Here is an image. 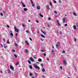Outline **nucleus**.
Instances as JSON below:
<instances>
[{"label": "nucleus", "instance_id": "f257e3e1", "mask_svg": "<svg viewBox=\"0 0 78 78\" xmlns=\"http://www.w3.org/2000/svg\"><path fill=\"white\" fill-rule=\"evenodd\" d=\"M34 66V68L35 69H37L38 70H40V68L36 65V64H33Z\"/></svg>", "mask_w": 78, "mask_h": 78}, {"label": "nucleus", "instance_id": "f03ea898", "mask_svg": "<svg viewBox=\"0 0 78 78\" xmlns=\"http://www.w3.org/2000/svg\"><path fill=\"white\" fill-rule=\"evenodd\" d=\"M59 46H60V42H58L57 43L56 46V48H58V47H59Z\"/></svg>", "mask_w": 78, "mask_h": 78}, {"label": "nucleus", "instance_id": "7ed1b4c3", "mask_svg": "<svg viewBox=\"0 0 78 78\" xmlns=\"http://www.w3.org/2000/svg\"><path fill=\"white\" fill-rule=\"evenodd\" d=\"M10 68L11 69V70H12V71L14 70V67L12 66V65H10Z\"/></svg>", "mask_w": 78, "mask_h": 78}, {"label": "nucleus", "instance_id": "20e7f679", "mask_svg": "<svg viewBox=\"0 0 78 78\" xmlns=\"http://www.w3.org/2000/svg\"><path fill=\"white\" fill-rule=\"evenodd\" d=\"M12 31H10V37H13V34L12 33Z\"/></svg>", "mask_w": 78, "mask_h": 78}, {"label": "nucleus", "instance_id": "39448f33", "mask_svg": "<svg viewBox=\"0 0 78 78\" xmlns=\"http://www.w3.org/2000/svg\"><path fill=\"white\" fill-rule=\"evenodd\" d=\"M14 28L15 30V31H16V32H17V33H19V30L17 29V28L16 27H15Z\"/></svg>", "mask_w": 78, "mask_h": 78}, {"label": "nucleus", "instance_id": "423d86ee", "mask_svg": "<svg viewBox=\"0 0 78 78\" xmlns=\"http://www.w3.org/2000/svg\"><path fill=\"white\" fill-rule=\"evenodd\" d=\"M30 60L31 61H34V60L33 58L31 57L29 58Z\"/></svg>", "mask_w": 78, "mask_h": 78}, {"label": "nucleus", "instance_id": "0eeeda50", "mask_svg": "<svg viewBox=\"0 0 78 78\" xmlns=\"http://www.w3.org/2000/svg\"><path fill=\"white\" fill-rule=\"evenodd\" d=\"M38 61H39V62H42V59L41 58H38Z\"/></svg>", "mask_w": 78, "mask_h": 78}, {"label": "nucleus", "instance_id": "6e6552de", "mask_svg": "<svg viewBox=\"0 0 78 78\" xmlns=\"http://www.w3.org/2000/svg\"><path fill=\"white\" fill-rule=\"evenodd\" d=\"M23 10L24 11H27L28 10V9H27V8H24L23 9Z\"/></svg>", "mask_w": 78, "mask_h": 78}, {"label": "nucleus", "instance_id": "1a4fd4ad", "mask_svg": "<svg viewBox=\"0 0 78 78\" xmlns=\"http://www.w3.org/2000/svg\"><path fill=\"white\" fill-rule=\"evenodd\" d=\"M73 27L74 28V30H76V26L75 25H74Z\"/></svg>", "mask_w": 78, "mask_h": 78}, {"label": "nucleus", "instance_id": "9d476101", "mask_svg": "<svg viewBox=\"0 0 78 78\" xmlns=\"http://www.w3.org/2000/svg\"><path fill=\"white\" fill-rule=\"evenodd\" d=\"M57 24H58V26H61V25H60V24L59 23V21L58 20L57 21Z\"/></svg>", "mask_w": 78, "mask_h": 78}, {"label": "nucleus", "instance_id": "9b49d317", "mask_svg": "<svg viewBox=\"0 0 78 78\" xmlns=\"http://www.w3.org/2000/svg\"><path fill=\"white\" fill-rule=\"evenodd\" d=\"M39 16H40L41 17H43V15H41V13H40L39 14Z\"/></svg>", "mask_w": 78, "mask_h": 78}, {"label": "nucleus", "instance_id": "f8f14e48", "mask_svg": "<svg viewBox=\"0 0 78 78\" xmlns=\"http://www.w3.org/2000/svg\"><path fill=\"white\" fill-rule=\"evenodd\" d=\"M65 20H66V18L65 17L63 19V23H64L65 22Z\"/></svg>", "mask_w": 78, "mask_h": 78}, {"label": "nucleus", "instance_id": "ddd939ff", "mask_svg": "<svg viewBox=\"0 0 78 78\" xmlns=\"http://www.w3.org/2000/svg\"><path fill=\"white\" fill-rule=\"evenodd\" d=\"M40 8H40V6H37V9H40Z\"/></svg>", "mask_w": 78, "mask_h": 78}, {"label": "nucleus", "instance_id": "4468645a", "mask_svg": "<svg viewBox=\"0 0 78 78\" xmlns=\"http://www.w3.org/2000/svg\"><path fill=\"white\" fill-rule=\"evenodd\" d=\"M51 53L52 54H54L55 53V51H54V50H52L51 51Z\"/></svg>", "mask_w": 78, "mask_h": 78}, {"label": "nucleus", "instance_id": "2eb2a0df", "mask_svg": "<svg viewBox=\"0 0 78 78\" xmlns=\"http://www.w3.org/2000/svg\"><path fill=\"white\" fill-rule=\"evenodd\" d=\"M25 42L26 44H27V45H29V43H28V41H25Z\"/></svg>", "mask_w": 78, "mask_h": 78}, {"label": "nucleus", "instance_id": "dca6fc26", "mask_svg": "<svg viewBox=\"0 0 78 78\" xmlns=\"http://www.w3.org/2000/svg\"><path fill=\"white\" fill-rule=\"evenodd\" d=\"M63 62L65 64H67V62H66V61L64 60H63Z\"/></svg>", "mask_w": 78, "mask_h": 78}, {"label": "nucleus", "instance_id": "f3484780", "mask_svg": "<svg viewBox=\"0 0 78 78\" xmlns=\"http://www.w3.org/2000/svg\"><path fill=\"white\" fill-rule=\"evenodd\" d=\"M29 67L30 69H33V67H32V66H31V65H29Z\"/></svg>", "mask_w": 78, "mask_h": 78}, {"label": "nucleus", "instance_id": "a211bd4d", "mask_svg": "<svg viewBox=\"0 0 78 78\" xmlns=\"http://www.w3.org/2000/svg\"><path fill=\"white\" fill-rule=\"evenodd\" d=\"M53 2L54 3H55V4H56L57 3L56 1H55V0H53Z\"/></svg>", "mask_w": 78, "mask_h": 78}, {"label": "nucleus", "instance_id": "6ab92c4d", "mask_svg": "<svg viewBox=\"0 0 78 78\" xmlns=\"http://www.w3.org/2000/svg\"><path fill=\"white\" fill-rule=\"evenodd\" d=\"M42 72H45V69L44 68H43L42 69Z\"/></svg>", "mask_w": 78, "mask_h": 78}, {"label": "nucleus", "instance_id": "aec40b11", "mask_svg": "<svg viewBox=\"0 0 78 78\" xmlns=\"http://www.w3.org/2000/svg\"><path fill=\"white\" fill-rule=\"evenodd\" d=\"M25 52H26V53H28V50L27 49H25Z\"/></svg>", "mask_w": 78, "mask_h": 78}, {"label": "nucleus", "instance_id": "412c9836", "mask_svg": "<svg viewBox=\"0 0 78 78\" xmlns=\"http://www.w3.org/2000/svg\"><path fill=\"white\" fill-rule=\"evenodd\" d=\"M41 37H44V38H45V36H44V35L42 34H41Z\"/></svg>", "mask_w": 78, "mask_h": 78}, {"label": "nucleus", "instance_id": "4be33fe9", "mask_svg": "<svg viewBox=\"0 0 78 78\" xmlns=\"http://www.w3.org/2000/svg\"><path fill=\"white\" fill-rule=\"evenodd\" d=\"M7 44H10V43L9 42V40H7Z\"/></svg>", "mask_w": 78, "mask_h": 78}, {"label": "nucleus", "instance_id": "5701e85b", "mask_svg": "<svg viewBox=\"0 0 78 78\" xmlns=\"http://www.w3.org/2000/svg\"><path fill=\"white\" fill-rule=\"evenodd\" d=\"M47 8L48 9H50V7H49V6H48V5L47 7Z\"/></svg>", "mask_w": 78, "mask_h": 78}, {"label": "nucleus", "instance_id": "b1692460", "mask_svg": "<svg viewBox=\"0 0 78 78\" xmlns=\"http://www.w3.org/2000/svg\"><path fill=\"white\" fill-rule=\"evenodd\" d=\"M8 73H11V71H10V70H9V69H8Z\"/></svg>", "mask_w": 78, "mask_h": 78}, {"label": "nucleus", "instance_id": "393cba45", "mask_svg": "<svg viewBox=\"0 0 78 78\" xmlns=\"http://www.w3.org/2000/svg\"><path fill=\"white\" fill-rule=\"evenodd\" d=\"M73 14L74 16H77L76 14V13H75L74 12H73Z\"/></svg>", "mask_w": 78, "mask_h": 78}, {"label": "nucleus", "instance_id": "a878e982", "mask_svg": "<svg viewBox=\"0 0 78 78\" xmlns=\"http://www.w3.org/2000/svg\"><path fill=\"white\" fill-rule=\"evenodd\" d=\"M28 62L30 64H31V62H30V61L29 60H28Z\"/></svg>", "mask_w": 78, "mask_h": 78}, {"label": "nucleus", "instance_id": "bb28decb", "mask_svg": "<svg viewBox=\"0 0 78 78\" xmlns=\"http://www.w3.org/2000/svg\"><path fill=\"white\" fill-rule=\"evenodd\" d=\"M32 6L33 7H34V6H35V5H34V4L33 3V4H32Z\"/></svg>", "mask_w": 78, "mask_h": 78}, {"label": "nucleus", "instance_id": "cd10ccee", "mask_svg": "<svg viewBox=\"0 0 78 78\" xmlns=\"http://www.w3.org/2000/svg\"><path fill=\"white\" fill-rule=\"evenodd\" d=\"M14 55L15 58H17V56L16 55L14 54Z\"/></svg>", "mask_w": 78, "mask_h": 78}, {"label": "nucleus", "instance_id": "c85d7f7f", "mask_svg": "<svg viewBox=\"0 0 78 78\" xmlns=\"http://www.w3.org/2000/svg\"><path fill=\"white\" fill-rule=\"evenodd\" d=\"M33 75V74L32 73H30V76H32Z\"/></svg>", "mask_w": 78, "mask_h": 78}, {"label": "nucleus", "instance_id": "c756f323", "mask_svg": "<svg viewBox=\"0 0 78 78\" xmlns=\"http://www.w3.org/2000/svg\"><path fill=\"white\" fill-rule=\"evenodd\" d=\"M43 33L44 34V35H45L46 34V32H43Z\"/></svg>", "mask_w": 78, "mask_h": 78}, {"label": "nucleus", "instance_id": "7c9ffc66", "mask_svg": "<svg viewBox=\"0 0 78 78\" xmlns=\"http://www.w3.org/2000/svg\"><path fill=\"white\" fill-rule=\"evenodd\" d=\"M15 45L16 46V47H18V45L16 44V43H15Z\"/></svg>", "mask_w": 78, "mask_h": 78}, {"label": "nucleus", "instance_id": "2f4dec72", "mask_svg": "<svg viewBox=\"0 0 78 78\" xmlns=\"http://www.w3.org/2000/svg\"><path fill=\"white\" fill-rule=\"evenodd\" d=\"M23 7H25L26 6V5H25L24 4H23Z\"/></svg>", "mask_w": 78, "mask_h": 78}, {"label": "nucleus", "instance_id": "473e14b6", "mask_svg": "<svg viewBox=\"0 0 78 78\" xmlns=\"http://www.w3.org/2000/svg\"><path fill=\"white\" fill-rule=\"evenodd\" d=\"M19 62H17L16 63V66H17V65H19Z\"/></svg>", "mask_w": 78, "mask_h": 78}, {"label": "nucleus", "instance_id": "72a5a7b5", "mask_svg": "<svg viewBox=\"0 0 78 78\" xmlns=\"http://www.w3.org/2000/svg\"><path fill=\"white\" fill-rule=\"evenodd\" d=\"M30 2L31 4H33V1H32V0H30Z\"/></svg>", "mask_w": 78, "mask_h": 78}, {"label": "nucleus", "instance_id": "f704fd0d", "mask_svg": "<svg viewBox=\"0 0 78 78\" xmlns=\"http://www.w3.org/2000/svg\"><path fill=\"white\" fill-rule=\"evenodd\" d=\"M54 12L55 14H58V13H57V12L56 11H55Z\"/></svg>", "mask_w": 78, "mask_h": 78}, {"label": "nucleus", "instance_id": "c9c22d12", "mask_svg": "<svg viewBox=\"0 0 78 78\" xmlns=\"http://www.w3.org/2000/svg\"><path fill=\"white\" fill-rule=\"evenodd\" d=\"M26 33H29V31H28V30H27L26 31Z\"/></svg>", "mask_w": 78, "mask_h": 78}, {"label": "nucleus", "instance_id": "e433bc0d", "mask_svg": "<svg viewBox=\"0 0 78 78\" xmlns=\"http://www.w3.org/2000/svg\"><path fill=\"white\" fill-rule=\"evenodd\" d=\"M16 52V51H15V50H14V49H13L12 50V52Z\"/></svg>", "mask_w": 78, "mask_h": 78}, {"label": "nucleus", "instance_id": "4c0bfd02", "mask_svg": "<svg viewBox=\"0 0 78 78\" xmlns=\"http://www.w3.org/2000/svg\"><path fill=\"white\" fill-rule=\"evenodd\" d=\"M4 48H7V46H4Z\"/></svg>", "mask_w": 78, "mask_h": 78}, {"label": "nucleus", "instance_id": "58836bf2", "mask_svg": "<svg viewBox=\"0 0 78 78\" xmlns=\"http://www.w3.org/2000/svg\"><path fill=\"white\" fill-rule=\"evenodd\" d=\"M46 60H47V61H49V58H46Z\"/></svg>", "mask_w": 78, "mask_h": 78}, {"label": "nucleus", "instance_id": "ea45409f", "mask_svg": "<svg viewBox=\"0 0 78 78\" xmlns=\"http://www.w3.org/2000/svg\"><path fill=\"white\" fill-rule=\"evenodd\" d=\"M6 27H7L8 28H9V25H6Z\"/></svg>", "mask_w": 78, "mask_h": 78}, {"label": "nucleus", "instance_id": "a19ab883", "mask_svg": "<svg viewBox=\"0 0 78 78\" xmlns=\"http://www.w3.org/2000/svg\"><path fill=\"white\" fill-rule=\"evenodd\" d=\"M60 69L62 70V66H60Z\"/></svg>", "mask_w": 78, "mask_h": 78}, {"label": "nucleus", "instance_id": "79ce46f5", "mask_svg": "<svg viewBox=\"0 0 78 78\" xmlns=\"http://www.w3.org/2000/svg\"><path fill=\"white\" fill-rule=\"evenodd\" d=\"M0 15L2 16H3V13H1Z\"/></svg>", "mask_w": 78, "mask_h": 78}, {"label": "nucleus", "instance_id": "37998d69", "mask_svg": "<svg viewBox=\"0 0 78 78\" xmlns=\"http://www.w3.org/2000/svg\"><path fill=\"white\" fill-rule=\"evenodd\" d=\"M41 51H42L43 52H44V51H44V50H42V49L41 50Z\"/></svg>", "mask_w": 78, "mask_h": 78}, {"label": "nucleus", "instance_id": "c03bdc74", "mask_svg": "<svg viewBox=\"0 0 78 78\" xmlns=\"http://www.w3.org/2000/svg\"><path fill=\"white\" fill-rule=\"evenodd\" d=\"M29 39H30V41H32V39H31V37H30Z\"/></svg>", "mask_w": 78, "mask_h": 78}, {"label": "nucleus", "instance_id": "a18cd8bd", "mask_svg": "<svg viewBox=\"0 0 78 78\" xmlns=\"http://www.w3.org/2000/svg\"><path fill=\"white\" fill-rule=\"evenodd\" d=\"M51 20V18L50 17H49L48 18V20Z\"/></svg>", "mask_w": 78, "mask_h": 78}, {"label": "nucleus", "instance_id": "49530a36", "mask_svg": "<svg viewBox=\"0 0 78 78\" xmlns=\"http://www.w3.org/2000/svg\"><path fill=\"white\" fill-rule=\"evenodd\" d=\"M65 27H67V24H65Z\"/></svg>", "mask_w": 78, "mask_h": 78}, {"label": "nucleus", "instance_id": "de8ad7c7", "mask_svg": "<svg viewBox=\"0 0 78 78\" xmlns=\"http://www.w3.org/2000/svg\"><path fill=\"white\" fill-rule=\"evenodd\" d=\"M62 52L63 53H65V51H62Z\"/></svg>", "mask_w": 78, "mask_h": 78}, {"label": "nucleus", "instance_id": "09e8293b", "mask_svg": "<svg viewBox=\"0 0 78 78\" xmlns=\"http://www.w3.org/2000/svg\"><path fill=\"white\" fill-rule=\"evenodd\" d=\"M15 35L16 36H18V34H17V33H16V34H15Z\"/></svg>", "mask_w": 78, "mask_h": 78}, {"label": "nucleus", "instance_id": "8fccbe9b", "mask_svg": "<svg viewBox=\"0 0 78 78\" xmlns=\"http://www.w3.org/2000/svg\"><path fill=\"white\" fill-rule=\"evenodd\" d=\"M50 5H51V6H52V3H51V2H50Z\"/></svg>", "mask_w": 78, "mask_h": 78}, {"label": "nucleus", "instance_id": "3c124183", "mask_svg": "<svg viewBox=\"0 0 78 78\" xmlns=\"http://www.w3.org/2000/svg\"><path fill=\"white\" fill-rule=\"evenodd\" d=\"M1 44V47H3V45L2 44Z\"/></svg>", "mask_w": 78, "mask_h": 78}, {"label": "nucleus", "instance_id": "603ef678", "mask_svg": "<svg viewBox=\"0 0 78 78\" xmlns=\"http://www.w3.org/2000/svg\"><path fill=\"white\" fill-rule=\"evenodd\" d=\"M44 56H46V54H45V53H44Z\"/></svg>", "mask_w": 78, "mask_h": 78}, {"label": "nucleus", "instance_id": "864d4df0", "mask_svg": "<svg viewBox=\"0 0 78 78\" xmlns=\"http://www.w3.org/2000/svg\"><path fill=\"white\" fill-rule=\"evenodd\" d=\"M21 3H22V4L23 5V2H22V1H21Z\"/></svg>", "mask_w": 78, "mask_h": 78}, {"label": "nucleus", "instance_id": "5fc2aeb1", "mask_svg": "<svg viewBox=\"0 0 78 78\" xmlns=\"http://www.w3.org/2000/svg\"><path fill=\"white\" fill-rule=\"evenodd\" d=\"M42 77H43V78H45V76L44 75H43Z\"/></svg>", "mask_w": 78, "mask_h": 78}, {"label": "nucleus", "instance_id": "6e6d98bb", "mask_svg": "<svg viewBox=\"0 0 78 78\" xmlns=\"http://www.w3.org/2000/svg\"><path fill=\"white\" fill-rule=\"evenodd\" d=\"M60 34H62V32H61V31H59Z\"/></svg>", "mask_w": 78, "mask_h": 78}, {"label": "nucleus", "instance_id": "4d7b16f0", "mask_svg": "<svg viewBox=\"0 0 78 78\" xmlns=\"http://www.w3.org/2000/svg\"><path fill=\"white\" fill-rule=\"evenodd\" d=\"M3 13H4V14H5V11H3Z\"/></svg>", "mask_w": 78, "mask_h": 78}, {"label": "nucleus", "instance_id": "13d9d810", "mask_svg": "<svg viewBox=\"0 0 78 78\" xmlns=\"http://www.w3.org/2000/svg\"><path fill=\"white\" fill-rule=\"evenodd\" d=\"M36 22L37 23H39V21L38 20H36Z\"/></svg>", "mask_w": 78, "mask_h": 78}, {"label": "nucleus", "instance_id": "bf43d9fd", "mask_svg": "<svg viewBox=\"0 0 78 78\" xmlns=\"http://www.w3.org/2000/svg\"><path fill=\"white\" fill-rule=\"evenodd\" d=\"M22 26L23 27H24L25 25H24V24H23L22 25Z\"/></svg>", "mask_w": 78, "mask_h": 78}, {"label": "nucleus", "instance_id": "052dcab7", "mask_svg": "<svg viewBox=\"0 0 78 78\" xmlns=\"http://www.w3.org/2000/svg\"><path fill=\"white\" fill-rule=\"evenodd\" d=\"M59 3H61V0H59Z\"/></svg>", "mask_w": 78, "mask_h": 78}, {"label": "nucleus", "instance_id": "680f3d73", "mask_svg": "<svg viewBox=\"0 0 78 78\" xmlns=\"http://www.w3.org/2000/svg\"><path fill=\"white\" fill-rule=\"evenodd\" d=\"M28 22H31V21L30 20H28Z\"/></svg>", "mask_w": 78, "mask_h": 78}, {"label": "nucleus", "instance_id": "e2e57ef3", "mask_svg": "<svg viewBox=\"0 0 78 78\" xmlns=\"http://www.w3.org/2000/svg\"><path fill=\"white\" fill-rule=\"evenodd\" d=\"M40 65H41V66H42H42H43V65L42 64H41Z\"/></svg>", "mask_w": 78, "mask_h": 78}, {"label": "nucleus", "instance_id": "0e129e2a", "mask_svg": "<svg viewBox=\"0 0 78 78\" xmlns=\"http://www.w3.org/2000/svg\"><path fill=\"white\" fill-rule=\"evenodd\" d=\"M74 41H76V39H75V38H74Z\"/></svg>", "mask_w": 78, "mask_h": 78}, {"label": "nucleus", "instance_id": "69168bd1", "mask_svg": "<svg viewBox=\"0 0 78 78\" xmlns=\"http://www.w3.org/2000/svg\"><path fill=\"white\" fill-rule=\"evenodd\" d=\"M31 77H32V78H34V77L33 76H32Z\"/></svg>", "mask_w": 78, "mask_h": 78}, {"label": "nucleus", "instance_id": "338daca9", "mask_svg": "<svg viewBox=\"0 0 78 78\" xmlns=\"http://www.w3.org/2000/svg\"><path fill=\"white\" fill-rule=\"evenodd\" d=\"M5 39H3V41H5Z\"/></svg>", "mask_w": 78, "mask_h": 78}, {"label": "nucleus", "instance_id": "774afa93", "mask_svg": "<svg viewBox=\"0 0 78 78\" xmlns=\"http://www.w3.org/2000/svg\"><path fill=\"white\" fill-rule=\"evenodd\" d=\"M76 26L77 27H78V24L76 25Z\"/></svg>", "mask_w": 78, "mask_h": 78}]
</instances>
